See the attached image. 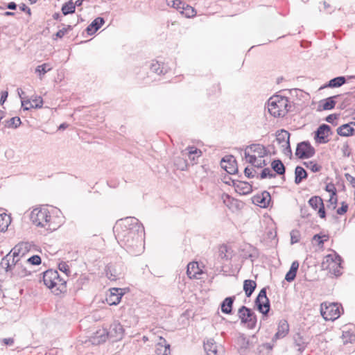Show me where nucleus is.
<instances>
[{
  "label": "nucleus",
  "mask_w": 355,
  "mask_h": 355,
  "mask_svg": "<svg viewBox=\"0 0 355 355\" xmlns=\"http://www.w3.org/2000/svg\"><path fill=\"white\" fill-rule=\"evenodd\" d=\"M114 232L119 244L132 255H139L144 249V227L135 217H126L116 222Z\"/></svg>",
  "instance_id": "obj_1"
},
{
  "label": "nucleus",
  "mask_w": 355,
  "mask_h": 355,
  "mask_svg": "<svg viewBox=\"0 0 355 355\" xmlns=\"http://www.w3.org/2000/svg\"><path fill=\"white\" fill-rule=\"evenodd\" d=\"M0 266L6 272H10L12 277L22 278L31 274V271L21 262V259L12 257L10 253L2 258Z\"/></svg>",
  "instance_id": "obj_2"
},
{
  "label": "nucleus",
  "mask_w": 355,
  "mask_h": 355,
  "mask_svg": "<svg viewBox=\"0 0 355 355\" xmlns=\"http://www.w3.org/2000/svg\"><path fill=\"white\" fill-rule=\"evenodd\" d=\"M44 285L56 295L64 293L67 291V280L61 277L55 270L49 269L43 272Z\"/></svg>",
  "instance_id": "obj_3"
},
{
  "label": "nucleus",
  "mask_w": 355,
  "mask_h": 355,
  "mask_svg": "<svg viewBox=\"0 0 355 355\" xmlns=\"http://www.w3.org/2000/svg\"><path fill=\"white\" fill-rule=\"evenodd\" d=\"M292 105L288 98L274 95L268 101V110L274 117H284L291 110Z\"/></svg>",
  "instance_id": "obj_4"
},
{
  "label": "nucleus",
  "mask_w": 355,
  "mask_h": 355,
  "mask_svg": "<svg viewBox=\"0 0 355 355\" xmlns=\"http://www.w3.org/2000/svg\"><path fill=\"white\" fill-rule=\"evenodd\" d=\"M342 261L343 259L341 257L334 252V254H327L324 257L321 263V268L322 270H333L336 276H339L341 275L340 269L342 268Z\"/></svg>",
  "instance_id": "obj_5"
},
{
  "label": "nucleus",
  "mask_w": 355,
  "mask_h": 355,
  "mask_svg": "<svg viewBox=\"0 0 355 355\" xmlns=\"http://www.w3.org/2000/svg\"><path fill=\"white\" fill-rule=\"evenodd\" d=\"M31 220L36 226L50 228L51 216L46 208H36L31 213Z\"/></svg>",
  "instance_id": "obj_6"
},
{
  "label": "nucleus",
  "mask_w": 355,
  "mask_h": 355,
  "mask_svg": "<svg viewBox=\"0 0 355 355\" xmlns=\"http://www.w3.org/2000/svg\"><path fill=\"white\" fill-rule=\"evenodd\" d=\"M238 316L241 324H245L248 329L255 328L257 318L255 313L250 308L242 306L238 310Z\"/></svg>",
  "instance_id": "obj_7"
},
{
  "label": "nucleus",
  "mask_w": 355,
  "mask_h": 355,
  "mask_svg": "<svg viewBox=\"0 0 355 355\" xmlns=\"http://www.w3.org/2000/svg\"><path fill=\"white\" fill-rule=\"evenodd\" d=\"M320 313L325 320H335L340 315V309L336 303H322Z\"/></svg>",
  "instance_id": "obj_8"
},
{
  "label": "nucleus",
  "mask_w": 355,
  "mask_h": 355,
  "mask_svg": "<svg viewBox=\"0 0 355 355\" xmlns=\"http://www.w3.org/2000/svg\"><path fill=\"white\" fill-rule=\"evenodd\" d=\"M254 303L260 313H261L263 315H268L270 310V302L266 295V288H263L260 291L255 299Z\"/></svg>",
  "instance_id": "obj_9"
},
{
  "label": "nucleus",
  "mask_w": 355,
  "mask_h": 355,
  "mask_svg": "<svg viewBox=\"0 0 355 355\" xmlns=\"http://www.w3.org/2000/svg\"><path fill=\"white\" fill-rule=\"evenodd\" d=\"M315 150L309 141L299 143L295 150V155L300 159H309L315 155Z\"/></svg>",
  "instance_id": "obj_10"
},
{
  "label": "nucleus",
  "mask_w": 355,
  "mask_h": 355,
  "mask_svg": "<svg viewBox=\"0 0 355 355\" xmlns=\"http://www.w3.org/2000/svg\"><path fill=\"white\" fill-rule=\"evenodd\" d=\"M331 134V127L327 124L323 123L315 132L314 139L318 144H327L329 141L328 137Z\"/></svg>",
  "instance_id": "obj_11"
},
{
  "label": "nucleus",
  "mask_w": 355,
  "mask_h": 355,
  "mask_svg": "<svg viewBox=\"0 0 355 355\" xmlns=\"http://www.w3.org/2000/svg\"><path fill=\"white\" fill-rule=\"evenodd\" d=\"M293 345L296 350L302 354L309 343V339L300 332H297L293 336Z\"/></svg>",
  "instance_id": "obj_12"
},
{
  "label": "nucleus",
  "mask_w": 355,
  "mask_h": 355,
  "mask_svg": "<svg viewBox=\"0 0 355 355\" xmlns=\"http://www.w3.org/2000/svg\"><path fill=\"white\" fill-rule=\"evenodd\" d=\"M31 246L28 242H21L16 245L9 253L12 257L21 259L31 250Z\"/></svg>",
  "instance_id": "obj_13"
},
{
  "label": "nucleus",
  "mask_w": 355,
  "mask_h": 355,
  "mask_svg": "<svg viewBox=\"0 0 355 355\" xmlns=\"http://www.w3.org/2000/svg\"><path fill=\"white\" fill-rule=\"evenodd\" d=\"M256 153L259 157H263L268 155L266 147L260 144H253L247 146L244 150V157L245 159L249 156V153Z\"/></svg>",
  "instance_id": "obj_14"
},
{
  "label": "nucleus",
  "mask_w": 355,
  "mask_h": 355,
  "mask_svg": "<svg viewBox=\"0 0 355 355\" xmlns=\"http://www.w3.org/2000/svg\"><path fill=\"white\" fill-rule=\"evenodd\" d=\"M221 167L230 174H234L238 171L236 160L233 155L224 157L221 160Z\"/></svg>",
  "instance_id": "obj_15"
},
{
  "label": "nucleus",
  "mask_w": 355,
  "mask_h": 355,
  "mask_svg": "<svg viewBox=\"0 0 355 355\" xmlns=\"http://www.w3.org/2000/svg\"><path fill=\"white\" fill-rule=\"evenodd\" d=\"M271 201V196L269 192L264 191L260 194H257L252 198V202L262 208H266L269 206Z\"/></svg>",
  "instance_id": "obj_16"
},
{
  "label": "nucleus",
  "mask_w": 355,
  "mask_h": 355,
  "mask_svg": "<svg viewBox=\"0 0 355 355\" xmlns=\"http://www.w3.org/2000/svg\"><path fill=\"white\" fill-rule=\"evenodd\" d=\"M289 331V324L286 320H281L278 324L277 331L272 338V342L275 343L277 340L286 336Z\"/></svg>",
  "instance_id": "obj_17"
},
{
  "label": "nucleus",
  "mask_w": 355,
  "mask_h": 355,
  "mask_svg": "<svg viewBox=\"0 0 355 355\" xmlns=\"http://www.w3.org/2000/svg\"><path fill=\"white\" fill-rule=\"evenodd\" d=\"M242 257L247 259H250L253 262L259 257V253L258 250L250 244H245L242 249Z\"/></svg>",
  "instance_id": "obj_18"
},
{
  "label": "nucleus",
  "mask_w": 355,
  "mask_h": 355,
  "mask_svg": "<svg viewBox=\"0 0 355 355\" xmlns=\"http://www.w3.org/2000/svg\"><path fill=\"white\" fill-rule=\"evenodd\" d=\"M123 293L119 288H112L110 289V294L107 297L106 301L110 305H116L121 300Z\"/></svg>",
  "instance_id": "obj_19"
},
{
  "label": "nucleus",
  "mask_w": 355,
  "mask_h": 355,
  "mask_svg": "<svg viewBox=\"0 0 355 355\" xmlns=\"http://www.w3.org/2000/svg\"><path fill=\"white\" fill-rule=\"evenodd\" d=\"M105 24L104 18L101 17H96L87 27L86 32L89 35H94Z\"/></svg>",
  "instance_id": "obj_20"
},
{
  "label": "nucleus",
  "mask_w": 355,
  "mask_h": 355,
  "mask_svg": "<svg viewBox=\"0 0 355 355\" xmlns=\"http://www.w3.org/2000/svg\"><path fill=\"white\" fill-rule=\"evenodd\" d=\"M156 354L157 355H171L170 345L162 337H159V341L157 344Z\"/></svg>",
  "instance_id": "obj_21"
},
{
  "label": "nucleus",
  "mask_w": 355,
  "mask_h": 355,
  "mask_svg": "<svg viewBox=\"0 0 355 355\" xmlns=\"http://www.w3.org/2000/svg\"><path fill=\"white\" fill-rule=\"evenodd\" d=\"M105 273L107 278L112 281L120 279L121 272L117 268V266L113 264H108L105 268Z\"/></svg>",
  "instance_id": "obj_22"
},
{
  "label": "nucleus",
  "mask_w": 355,
  "mask_h": 355,
  "mask_svg": "<svg viewBox=\"0 0 355 355\" xmlns=\"http://www.w3.org/2000/svg\"><path fill=\"white\" fill-rule=\"evenodd\" d=\"M339 96L340 95H336L320 101L319 103V107L323 110H330L334 109L336 104L335 99Z\"/></svg>",
  "instance_id": "obj_23"
},
{
  "label": "nucleus",
  "mask_w": 355,
  "mask_h": 355,
  "mask_svg": "<svg viewBox=\"0 0 355 355\" xmlns=\"http://www.w3.org/2000/svg\"><path fill=\"white\" fill-rule=\"evenodd\" d=\"M235 296H230L225 298L220 304L221 311L225 314H231L232 313L233 304L235 300Z\"/></svg>",
  "instance_id": "obj_24"
},
{
  "label": "nucleus",
  "mask_w": 355,
  "mask_h": 355,
  "mask_svg": "<svg viewBox=\"0 0 355 355\" xmlns=\"http://www.w3.org/2000/svg\"><path fill=\"white\" fill-rule=\"evenodd\" d=\"M290 136L291 135L287 130L282 129L277 131L276 140L282 146L290 142Z\"/></svg>",
  "instance_id": "obj_25"
},
{
  "label": "nucleus",
  "mask_w": 355,
  "mask_h": 355,
  "mask_svg": "<svg viewBox=\"0 0 355 355\" xmlns=\"http://www.w3.org/2000/svg\"><path fill=\"white\" fill-rule=\"evenodd\" d=\"M108 334L114 337L116 340L121 339L123 335V328L122 325L119 323L112 324Z\"/></svg>",
  "instance_id": "obj_26"
},
{
  "label": "nucleus",
  "mask_w": 355,
  "mask_h": 355,
  "mask_svg": "<svg viewBox=\"0 0 355 355\" xmlns=\"http://www.w3.org/2000/svg\"><path fill=\"white\" fill-rule=\"evenodd\" d=\"M197 262H190L187 265V274L190 279H198V275L201 273Z\"/></svg>",
  "instance_id": "obj_27"
},
{
  "label": "nucleus",
  "mask_w": 355,
  "mask_h": 355,
  "mask_svg": "<svg viewBox=\"0 0 355 355\" xmlns=\"http://www.w3.org/2000/svg\"><path fill=\"white\" fill-rule=\"evenodd\" d=\"M89 278L86 275H81L73 284V291L76 293L89 284Z\"/></svg>",
  "instance_id": "obj_28"
},
{
  "label": "nucleus",
  "mask_w": 355,
  "mask_h": 355,
  "mask_svg": "<svg viewBox=\"0 0 355 355\" xmlns=\"http://www.w3.org/2000/svg\"><path fill=\"white\" fill-rule=\"evenodd\" d=\"M337 133L342 137L352 136L354 133V127L350 123L343 124L337 129Z\"/></svg>",
  "instance_id": "obj_29"
},
{
  "label": "nucleus",
  "mask_w": 355,
  "mask_h": 355,
  "mask_svg": "<svg viewBox=\"0 0 355 355\" xmlns=\"http://www.w3.org/2000/svg\"><path fill=\"white\" fill-rule=\"evenodd\" d=\"M298 268L299 262L297 261H293L289 270L286 274L285 280L287 281L288 282H293L296 277Z\"/></svg>",
  "instance_id": "obj_30"
},
{
  "label": "nucleus",
  "mask_w": 355,
  "mask_h": 355,
  "mask_svg": "<svg viewBox=\"0 0 355 355\" xmlns=\"http://www.w3.org/2000/svg\"><path fill=\"white\" fill-rule=\"evenodd\" d=\"M257 287V283L254 280L245 279L243 282V291H245V295L250 297Z\"/></svg>",
  "instance_id": "obj_31"
},
{
  "label": "nucleus",
  "mask_w": 355,
  "mask_h": 355,
  "mask_svg": "<svg viewBox=\"0 0 355 355\" xmlns=\"http://www.w3.org/2000/svg\"><path fill=\"white\" fill-rule=\"evenodd\" d=\"M150 69L152 72L158 75L164 74L167 72V69L164 67V64L159 63L158 61L153 60Z\"/></svg>",
  "instance_id": "obj_32"
},
{
  "label": "nucleus",
  "mask_w": 355,
  "mask_h": 355,
  "mask_svg": "<svg viewBox=\"0 0 355 355\" xmlns=\"http://www.w3.org/2000/svg\"><path fill=\"white\" fill-rule=\"evenodd\" d=\"M295 183L299 184L302 181L307 178V173L304 168L300 166H297L295 170Z\"/></svg>",
  "instance_id": "obj_33"
},
{
  "label": "nucleus",
  "mask_w": 355,
  "mask_h": 355,
  "mask_svg": "<svg viewBox=\"0 0 355 355\" xmlns=\"http://www.w3.org/2000/svg\"><path fill=\"white\" fill-rule=\"evenodd\" d=\"M272 170L278 175H284L286 168L280 159H275L271 163Z\"/></svg>",
  "instance_id": "obj_34"
},
{
  "label": "nucleus",
  "mask_w": 355,
  "mask_h": 355,
  "mask_svg": "<svg viewBox=\"0 0 355 355\" xmlns=\"http://www.w3.org/2000/svg\"><path fill=\"white\" fill-rule=\"evenodd\" d=\"M11 223V217L6 214H0V232H5Z\"/></svg>",
  "instance_id": "obj_35"
},
{
  "label": "nucleus",
  "mask_w": 355,
  "mask_h": 355,
  "mask_svg": "<svg viewBox=\"0 0 355 355\" xmlns=\"http://www.w3.org/2000/svg\"><path fill=\"white\" fill-rule=\"evenodd\" d=\"M346 83V78L345 76H338L331 79L326 87L335 88L339 87Z\"/></svg>",
  "instance_id": "obj_36"
},
{
  "label": "nucleus",
  "mask_w": 355,
  "mask_h": 355,
  "mask_svg": "<svg viewBox=\"0 0 355 355\" xmlns=\"http://www.w3.org/2000/svg\"><path fill=\"white\" fill-rule=\"evenodd\" d=\"M5 128H17L21 123V119L19 116L12 117L8 120L3 121Z\"/></svg>",
  "instance_id": "obj_37"
},
{
  "label": "nucleus",
  "mask_w": 355,
  "mask_h": 355,
  "mask_svg": "<svg viewBox=\"0 0 355 355\" xmlns=\"http://www.w3.org/2000/svg\"><path fill=\"white\" fill-rule=\"evenodd\" d=\"M187 155L191 161H195L196 158L199 157L202 155V151L195 146H189L186 148Z\"/></svg>",
  "instance_id": "obj_38"
},
{
  "label": "nucleus",
  "mask_w": 355,
  "mask_h": 355,
  "mask_svg": "<svg viewBox=\"0 0 355 355\" xmlns=\"http://www.w3.org/2000/svg\"><path fill=\"white\" fill-rule=\"evenodd\" d=\"M61 10L64 15L75 12V5L73 4L72 0H70L67 3L63 4Z\"/></svg>",
  "instance_id": "obj_39"
},
{
  "label": "nucleus",
  "mask_w": 355,
  "mask_h": 355,
  "mask_svg": "<svg viewBox=\"0 0 355 355\" xmlns=\"http://www.w3.org/2000/svg\"><path fill=\"white\" fill-rule=\"evenodd\" d=\"M309 204L315 210L324 205L322 198L317 196L311 197L309 200Z\"/></svg>",
  "instance_id": "obj_40"
},
{
  "label": "nucleus",
  "mask_w": 355,
  "mask_h": 355,
  "mask_svg": "<svg viewBox=\"0 0 355 355\" xmlns=\"http://www.w3.org/2000/svg\"><path fill=\"white\" fill-rule=\"evenodd\" d=\"M51 69L50 64L44 63L37 67L35 69V73H38L40 76H42L49 71ZM40 78H42V77H40Z\"/></svg>",
  "instance_id": "obj_41"
},
{
  "label": "nucleus",
  "mask_w": 355,
  "mask_h": 355,
  "mask_svg": "<svg viewBox=\"0 0 355 355\" xmlns=\"http://www.w3.org/2000/svg\"><path fill=\"white\" fill-rule=\"evenodd\" d=\"M32 104L29 107H25L26 110H29L32 108H41L43 105V99L41 96H37L32 100Z\"/></svg>",
  "instance_id": "obj_42"
},
{
  "label": "nucleus",
  "mask_w": 355,
  "mask_h": 355,
  "mask_svg": "<svg viewBox=\"0 0 355 355\" xmlns=\"http://www.w3.org/2000/svg\"><path fill=\"white\" fill-rule=\"evenodd\" d=\"M343 339L344 343H353L355 340V335L349 330L343 331Z\"/></svg>",
  "instance_id": "obj_43"
},
{
  "label": "nucleus",
  "mask_w": 355,
  "mask_h": 355,
  "mask_svg": "<svg viewBox=\"0 0 355 355\" xmlns=\"http://www.w3.org/2000/svg\"><path fill=\"white\" fill-rule=\"evenodd\" d=\"M237 344L239 346L240 350H245L249 346V340L243 335L240 336L237 340Z\"/></svg>",
  "instance_id": "obj_44"
},
{
  "label": "nucleus",
  "mask_w": 355,
  "mask_h": 355,
  "mask_svg": "<svg viewBox=\"0 0 355 355\" xmlns=\"http://www.w3.org/2000/svg\"><path fill=\"white\" fill-rule=\"evenodd\" d=\"M217 348V345L214 339H208L206 342H204V349L208 354V352H214V349Z\"/></svg>",
  "instance_id": "obj_45"
},
{
  "label": "nucleus",
  "mask_w": 355,
  "mask_h": 355,
  "mask_svg": "<svg viewBox=\"0 0 355 355\" xmlns=\"http://www.w3.org/2000/svg\"><path fill=\"white\" fill-rule=\"evenodd\" d=\"M304 165H305L306 168H309L311 171L314 173L320 171L322 168L320 165L313 162V161L307 162H304Z\"/></svg>",
  "instance_id": "obj_46"
},
{
  "label": "nucleus",
  "mask_w": 355,
  "mask_h": 355,
  "mask_svg": "<svg viewBox=\"0 0 355 355\" xmlns=\"http://www.w3.org/2000/svg\"><path fill=\"white\" fill-rule=\"evenodd\" d=\"M242 185L243 187L241 188L243 193H248L251 191V187L246 182H239L238 184L234 182V186L237 189H240L239 185Z\"/></svg>",
  "instance_id": "obj_47"
},
{
  "label": "nucleus",
  "mask_w": 355,
  "mask_h": 355,
  "mask_svg": "<svg viewBox=\"0 0 355 355\" xmlns=\"http://www.w3.org/2000/svg\"><path fill=\"white\" fill-rule=\"evenodd\" d=\"M26 263L38 266L41 263V257L39 255H33L26 259Z\"/></svg>",
  "instance_id": "obj_48"
},
{
  "label": "nucleus",
  "mask_w": 355,
  "mask_h": 355,
  "mask_svg": "<svg viewBox=\"0 0 355 355\" xmlns=\"http://www.w3.org/2000/svg\"><path fill=\"white\" fill-rule=\"evenodd\" d=\"M276 175L272 173L269 168H264L260 173V178L265 179L266 178H273Z\"/></svg>",
  "instance_id": "obj_49"
},
{
  "label": "nucleus",
  "mask_w": 355,
  "mask_h": 355,
  "mask_svg": "<svg viewBox=\"0 0 355 355\" xmlns=\"http://www.w3.org/2000/svg\"><path fill=\"white\" fill-rule=\"evenodd\" d=\"M58 269L61 272H64L67 277L70 274L69 266V265L67 264V262L61 261L60 263H59V264H58Z\"/></svg>",
  "instance_id": "obj_50"
},
{
  "label": "nucleus",
  "mask_w": 355,
  "mask_h": 355,
  "mask_svg": "<svg viewBox=\"0 0 355 355\" xmlns=\"http://www.w3.org/2000/svg\"><path fill=\"white\" fill-rule=\"evenodd\" d=\"M17 92H18V94L21 98V106L24 109V110H25V107H29L31 106V104H32L31 101L30 100H23V98H22V94H24V92L21 90V89L20 88H18L17 89Z\"/></svg>",
  "instance_id": "obj_51"
},
{
  "label": "nucleus",
  "mask_w": 355,
  "mask_h": 355,
  "mask_svg": "<svg viewBox=\"0 0 355 355\" xmlns=\"http://www.w3.org/2000/svg\"><path fill=\"white\" fill-rule=\"evenodd\" d=\"M328 239H329V236H328V235H325V234H324V235H322V236H321V235H320V234H315V235L313 236V239L314 241H315L316 242H318V244L319 245H323V244H324V241H327V240H328Z\"/></svg>",
  "instance_id": "obj_52"
},
{
  "label": "nucleus",
  "mask_w": 355,
  "mask_h": 355,
  "mask_svg": "<svg viewBox=\"0 0 355 355\" xmlns=\"http://www.w3.org/2000/svg\"><path fill=\"white\" fill-rule=\"evenodd\" d=\"M300 233L297 230H292L291 232V243L292 244L296 243L300 241Z\"/></svg>",
  "instance_id": "obj_53"
},
{
  "label": "nucleus",
  "mask_w": 355,
  "mask_h": 355,
  "mask_svg": "<svg viewBox=\"0 0 355 355\" xmlns=\"http://www.w3.org/2000/svg\"><path fill=\"white\" fill-rule=\"evenodd\" d=\"M167 4L171 6L176 9L184 8L183 6H181L182 2L179 0H166Z\"/></svg>",
  "instance_id": "obj_54"
},
{
  "label": "nucleus",
  "mask_w": 355,
  "mask_h": 355,
  "mask_svg": "<svg viewBox=\"0 0 355 355\" xmlns=\"http://www.w3.org/2000/svg\"><path fill=\"white\" fill-rule=\"evenodd\" d=\"M339 116L340 114H331L326 117L325 120L327 122L331 123L334 125H336L337 123H335V120H336Z\"/></svg>",
  "instance_id": "obj_55"
},
{
  "label": "nucleus",
  "mask_w": 355,
  "mask_h": 355,
  "mask_svg": "<svg viewBox=\"0 0 355 355\" xmlns=\"http://www.w3.org/2000/svg\"><path fill=\"white\" fill-rule=\"evenodd\" d=\"M325 191L330 193L331 194H333V196H336L337 191L336 189V187L334 184L333 183H329L325 187Z\"/></svg>",
  "instance_id": "obj_56"
},
{
  "label": "nucleus",
  "mask_w": 355,
  "mask_h": 355,
  "mask_svg": "<svg viewBox=\"0 0 355 355\" xmlns=\"http://www.w3.org/2000/svg\"><path fill=\"white\" fill-rule=\"evenodd\" d=\"M347 209L348 205L345 202H342L341 207L337 209L336 213L338 215H343L347 211Z\"/></svg>",
  "instance_id": "obj_57"
},
{
  "label": "nucleus",
  "mask_w": 355,
  "mask_h": 355,
  "mask_svg": "<svg viewBox=\"0 0 355 355\" xmlns=\"http://www.w3.org/2000/svg\"><path fill=\"white\" fill-rule=\"evenodd\" d=\"M282 148H283L282 152L285 155L289 156V157L292 156V150H291L290 142H288V144L286 145L282 146Z\"/></svg>",
  "instance_id": "obj_58"
},
{
  "label": "nucleus",
  "mask_w": 355,
  "mask_h": 355,
  "mask_svg": "<svg viewBox=\"0 0 355 355\" xmlns=\"http://www.w3.org/2000/svg\"><path fill=\"white\" fill-rule=\"evenodd\" d=\"M352 103L351 98H345L343 101L339 105L338 108L344 110L347 108Z\"/></svg>",
  "instance_id": "obj_59"
},
{
  "label": "nucleus",
  "mask_w": 355,
  "mask_h": 355,
  "mask_svg": "<svg viewBox=\"0 0 355 355\" xmlns=\"http://www.w3.org/2000/svg\"><path fill=\"white\" fill-rule=\"evenodd\" d=\"M328 202L332 205V209H334L336 207L338 203L337 195L333 196V194L330 195V198Z\"/></svg>",
  "instance_id": "obj_60"
},
{
  "label": "nucleus",
  "mask_w": 355,
  "mask_h": 355,
  "mask_svg": "<svg viewBox=\"0 0 355 355\" xmlns=\"http://www.w3.org/2000/svg\"><path fill=\"white\" fill-rule=\"evenodd\" d=\"M345 176L352 187L355 188V178L349 173H345Z\"/></svg>",
  "instance_id": "obj_61"
},
{
  "label": "nucleus",
  "mask_w": 355,
  "mask_h": 355,
  "mask_svg": "<svg viewBox=\"0 0 355 355\" xmlns=\"http://www.w3.org/2000/svg\"><path fill=\"white\" fill-rule=\"evenodd\" d=\"M246 161L248 163L254 166V164H256V162H257V157L255 155H250V153H249V156H248Z\"/></svg>",
  "instance_id": "obj_62"
},
{
  "label": "nucleus",
  "mask_w": 355,
  "mask_h": 355,
  "mask_svg": "<svg viewBox=\"0 0 355 355\" xmlns=\"http://www.w3.org/2000/svg\"><path fill=\"white\" fill-rule=\"evenodd\" d=\"M8 92L7 91H3L1 93L0 104L3 105L7 100Z\"/></svg>",
  "instance_id": "obj_63"
},
{
  "label": "nucleus",
  "mask_w": 355,
  "mask_h": 355,
  "mask_svg": "<svg viewBox=\"0 0 355 355\" xmlns=\"http://www.w3.org/2000/svg\"><path fill=\"white\" fill-rule=\"evenodd\" d=\"M343 155L345 157H349L350 154H351V150L349 149V147L347 144H345L343 146Z\"/></svg>",
  "instance_id": "obj_64"
}]
</instances>
